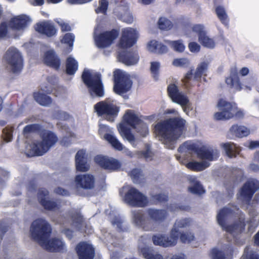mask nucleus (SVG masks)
<instances>
[{
    "instance_id": "f257e3e1",
    "label": "nucleus",
    "mask_w": 259,
    "mask_h": 259,
    "mask_svg": "<svg viewBox=\"0 0 259 259\" xmlns=\"http://www.w3.org/2000/svg\"><path fill=\"white\" fill-rule=\"evenodd\" d=\"M186 121L180 116L168 118L157 122L153 134L165 147L174 149L177 141L186 128Z\"/></svg>"
},
{
    "instance_id": "f03ea898",
    "label": "nucleus",
    "mask_w": 259,
    "mask_h": 259,
    "mask_svg": "<svg viewBox=\"0 0 259 259\" xmlns=\"http://www.w3.org/2000/svg\"><path fill=\"white\" fill-rule=\"evenodd\" d=\"M141 117L136 114L134 110L128 109L125 111L122 117L123 121L135 130L136 135L123 123H120L118 127L121 137L134 148L143 143V139L146 137V124Z\"/></svg>"
},
{
    "instance_id": "7ed1b4c3",
    "label": "nucleus",
    "mask_w": 259,
    "mask_h": 259,
    "mask_svg": "<svg viewBox=\"0 0 259 259\" xmlns=\"http://www.w3.org/2000/svg\"><path fill=\"white\" fill-rule=\"evenodd\" d=\"M30 231L33 239L47 251L51 252H63L65 251V243L61 239L53 238L49 240L52 229L45 220L38 219L34 221Z\"/></svg>"
},
{
    "instance_id": "20e7f679",
    "label": "nucleus",
    "mask_w": 259,
    "mask_h": 259,
    "mask_svg": "<svg viewBox=\"0 0 259 259\" xmlns=\"http://www.w3.org/2000/svg\"><path fill=\"white\" fill-rule=\"evenodd\" d=\"M190 220L189 219H183L177 220L174 228L171 229L169 237L164 235H156L152 237V241L154 245L164 247L174 246L177 243L180 232L179 229L184 228L189 226Z\"/></svg>"
},
{
    "instance_id": "39448f33",
    "label": "nucleus",
    "mask_w": 259,
    "mask_h": 259,
    "mask_svg": "<svg viewBox=\"0 0 259 259\" xmlns=\"http://www.w3.org/2000/svg\"><path fill=\"white\" fill-rule=\"evenodd\" d=\"M40 137L41 141H35L30 145L31 149L27 154L28 156L43 155L58 140L57 135L50 131H44Z\"/></svg>"
},
{
    "instance_id": "423d86ee",
    "label": "nucleus",
    "mask_w": 259,
    "mask_h": 259,
    "mask_svg": "<svg viewBox=\"0 0 259 259\" xmlns=\"http://www.w3.org/2000/svg\"><path fill=\"white\" fill-rule=\"evenodd\" d=\"M218 108L221 111L217 112L213 115L215 120H226L235 117L238 119L244 117L243 110L239 109L235 103L227 101L223 99H220L217 104Z\"/></svg>"
},
{
    "instance_id": "0eeeda50",
    "label": "nucleus",
    "mask_w": 259,
    "mask_h": 259,
    "mask_svg": "<svg viewBox=\"0 0 259 259\" xmlns=\"http://www.w3.org/2000/svg\"><path fill=\"white\" fill-rule=\"evenodd\" d=\"M94 110L98 116H103L108 121L114 122L118 115L120 107L113 100L106 99L94 105Z\"/></svg>"
},
{
    "instance_id": "6e6552de",
    "label": "nucleus",
    "mask_w": 259,
    "mask_h": 259,
    "mask_svg": "<svg viewBox=\"0 0 259 259\" xmlns=\"http://www.w3.org/2000/svg\"><path fill=\"white\" fill-rule=\"evenodd\" d=\"M81 79L91 94L93 93L98 97L104 96V86L100 73L92 74L89 70L84 69L82 73Z\"/></svg>"
},
{
    "instance_id": "1a4fd4ad",
    "label": "nucleus",
    "mask_w": 259,
    "mask_h": 259,
    "mask_svg": "<svg viewBox=\"0 0 259 259\" xmlns=\"http://www.w3.org/2000/svg\"><path fill=\"white\" fill-rule=\"evenodd\" d=\"M191 30L198 35V41L203 47L208 49H213L215 47L214 40L207 35L203 25L195 24L192 26L191 24L187 23L184 25V30L186 35L190 34Z\"/></svg>"
},
{
    "instance_id": "9d476101",
    "label": "nucleus",
    "mask_w": 259,
    "mask_h": 259,
    "mask_svg": "<svg viewBox=\"0 0 259 259\" xmlns=\"http://www.w3.org/2000/svg\"><path fill=\"white\" fill-rule=\"evenodd\" d=\"M235 211H239L240 213L243 214V212L237 206L232 205L231 207H224L221 209L217 216V222L219 225L223 230L230 233H232L236 231L237 225L235 224L227 225L226 221L229 217L235 214Z\"/></svg>"
},
{
    "instance_id": "9b49d317",
    "label": "nucleus",
    "mask_w": 259,
    "mask_h": 259,
    "mask_svg": "<svg viewBox=\"0 0 259 259\" xmlns=\"http://www.w3.org/2000/svg\"><path fill=\"white\" fill-rule=\"evenodd\" d=\"M114 92L121 95L128 92L133 84L130 77L123 74L120 69H116L113 72Z\"/></svg>"
},
{
    "instance_id": "f8f14e48",
    "label": "nucleus",
    "mask_w": 259,
    "mask_h": 259,
    "mask_svg": "<svg viewBox=\"0 0 259 259\" xmlns=\"http://www.w3.org/2000/svg\"><path fill=\"white\" fill-rule=\"evenodd\" d=\"M4 58L13 73H19L22 70L23 60L22 56L17 49L10 48L6 52Z\"/></svg>"
},
{
    "instance_id": "ddd939ff",
    "label": "nucleus",
    "mask_w": 259,
    "mask_h": 259,
    "mask_svg": "<svg viewBox=\"0 0 259 259\" xmlns=\"http://www.w3.org/2000/svg\"><path fill=\"white\" fill-rule=\"evenodd\" d=\"M124 200L128 205L135 207L146 206V195L134 187H130L124 196Z\"/></svg>"
},
{
    "instance_id": "4468645a",
    "label": "nucleus",
    "mask_w": 259,
    "mask_h": 259,
    "mask_svg": "<svg viewBox=\"0 0 259 259\" xmlns=\"http://www.w3.org/2000/svg\"><path fill=\"white\" fill-rule=\"evenodd\" d=\"M168 97L174 103L180 105L183 108L186 107L189 103L187 96L179 89L175 83H170L167 87Z\"/></svg>"
},
{
    "instance_id": "2eb2a0df",
    "label": "nucleus",
    "mask_w": 259,
    "mask_h": 259,
    "mask_svg": "<svg viewBox=\"0 0 259 259\" xmlns=\"http://www.w3.org/2000/svg\"><path fill=\"white\" fill-rule=\"evenodd\" d=\"M118 35L119 31L115 29L100 33L95 38L97 45L100 48L108 47L112 44Z\"/></svg>"
},
{
    "instance_id": "dca6fc26",
    "label": "nucleus",
    "mask_w": 259,
    "mask_h": 259,
    "mask_svg": "<svg viewBox=\"0 0 259 259\" xmlns=\"http://www.w3.org/2000/svg\"><path fill=\"white\" fill-rule=\"evenodd\" d=\"M136 31L132 28H127L122 31L121 36L119 41V47L122 49L132 47L137 40Z\"/></svg>"
},
{
    "instance_id": "f3484780",
    "label": "nucleus",
    "mask_w": 259,
    "mask_h": 259,
    "mask_svg": "<svg viewBox=\"0 0 259 259\" xmlns=\"http://www.w3.org/2000/svg\"><path fill=\"white\" fill-rule=\"evenodd\" d=\"M95 162L100 167L111 171L119 170L121 164L117 159L108 158L101 155H97L94 158Z\"/></svg>"
},
{
    "instance_id": "a211bd4d",
    "label": "nucleus",
    "mask_w": 259,
    "mask_h": 259,
    "mask_svg": "<svg viewBox=\"0 0 259 259\" xmlns=\"http://www.w3.org/2000/svg\"><path fill=\"white\" fill-rule=\"evenodd\" d=\"M78 259H94L95 249L93 245L86 241L79 242L75 247Z\"/></svg>"
},
{
    "instance_id": "6ab92c4d",
    "label": "nucleus",
    "mask_w": 259,
    "mask_h": 259,
    "mask_svg": "<svg viewBox=\"0 0 259 259\" xmlns=\"http://www.w3.org/2000/svg\"><path fill=\"white\" fill-rule=\"evenodd\" d=\"M34 28L39 34L48 37L55 36L58 32L55 25L49 21L44 20L38 22L35 24Z\"/></svg>"
},
{
    "instance_id": "aec40b11",
    "label": "nucleus",
    "mask_w": 259,
    "mask_h": 259,
    "mask_svg": "<svg viewBox=\"0 0 259 259\" xmlns=\"http://www.w3.org/2000/svg\"><path fill=\"white\" fill-rule=\"evenodd\" d=\"M259 189V182L253 180L246 182L240 189V195L246 200L247 204L255 192Z\"/></svg>"
},
{
    "instance_id": "412c9836",
    "label": "nucleus",
    "mask_w": 259,
    "mask_h": 259,
    "mask_svg": "<svg viewBox=\"0 0 259 259\" xmlns=\"http://www.w3.org/2000/svg\"><path fill=\"white\" fill-rule=\"evenodd\" d=\"M109 131L108 126L101 124L99 126L98 133L100 136H103L105 140L108 141L114 149L118 151H122L123 149V145L113 135L106 133Z\"/></svg>"
},
{
    "instance_id": "4be33fe9",
    "label": "nucleus",
    "mask_w": 259,
    "mask_h": 259,
    "mask_svg": "<svg viewBox=\"0 0 259 259\" xmlns=\"http://www.w3.org/2000/svg\"><path fill=\"white\" fill-rule=\"evenodd\" d=\"M225 82L229 88L234 89L236 92L242 90L243 84L239 77L238 70L236 67L230 69V75L226 78Z\"/></svg>"
},
{
    "instance_id": "5701e85b",
    "label": "nucleus",
    "mask_w": 259,
    "mask_h": 259,
    "mask_svg": "<svg viewBox=\"0 0 259 259\" xmlns=\"http://www.w3.org/2000/svg\"><path fill=\"white\" fill-rule=\"evenodd\" d=\"M75 181L77 187L85 190H91L95 186V178L92 175L84 174L76 176Z\"/></svg>"
},
{
    "instance_id": "b1692460",
    "label": "nucleus",
    "mask_w": 259,
    "mask_h": 259,
    "mask_svg": "<svg viewBox=\"0 0 259 259\" xmlns=\"http://www.w3.org/2000/svg\"><path fill=\"white\" fill-rule=\"evenodd\" d=\"M49 195V191L45 188H40L38 190L37 198L40 204L48 210H53L58 208L57 203L53 201L47 200L46 197Z\"/></svg>"
},
{
    "instance_id": "393cba45",
    "label": "nucleus",
    "mask_w": 259,
    "mask_h": 259,
    "mask_svg": "<svg viewBox=\"0 0 259 259\" xmlns=\"http://www.w3.org/2000/svg\"><path fill=\"white\" fill-rule=\"evenodd\" d=\"M44 63L56 70L60 67L61 61L54 50H49L45 52L44 57Z\"/></svg>"
},
{
    "instance_id": "a878e982",
    "label": "nucleus",
    "mask_w": 259,
    "mask_h": 259,
    "mask_svg": "<svg viewBox=\"0 0 259 259\" xmlns=\"http://www.w3.org/2000/svg\"><path fill=\"white\" fill-rule=\"evenodd\" d=\"M29 21V17L22 15L12 18L9 22V27L13 30H21L25 28Z\"/></svg>"
},
{
    "instance_id": "bb28decb",
    "label": "nucleus",
    "mask_w": 259,
    "mask_h": 259,
    "mask_svg": "<svg viewBox=\"0 0 259 259\" xmlns=\"http://www.w3.org/2000/svg\"><path fill=\"white\" fill-rule=\"evenodd\" d=\"M75 166L76 170L81 172L87 171L90 168V165L87 162L85 151L83 149L79 150L76 154Z\"/></svg>"
},
{
    "instance_id": "cd10ccee",
    "label": "nucleus",
    "mask_w": 259,
    "mask_h": 259,
    "mask_svg": "<svg viewBox=\"0 0 259 259\" xmlns=\"http://www.w3.org/2000/svg\"><path fill=\"white\" fill-rule=\"evenodd\" d=\"M118 59L120 61L126 65H132L138 63L139 57L136 51H126L119 54Z\"/></svg>"
},
{
    "instance_id": "c85d7f7f",
    "label": "nucleus",
    "mask_w": 259,
    "mask_h": 259,
    "mask_svg": "<svg viewBox=\"0 0 259 259\" xmlns=\"http://www.w3.org/2000/svg\"><path fill=\"white\" fill-rule=\"evenodd\" d=\"M197 155L201 159L208 160L210 161L217 159L219 156L217 150L208 149L204 146L200 147Z\"/></svg>"
},
{
    "instance_id": "c756f323",
    "label": "nucleus",
    "mask_w": 259,
    "mask_h": 259,
    "mask_svg": "<svg viewBox=\"0 0 259 259\" xmlns=\"http://www.w3.org/2000/svg\"><path fill=\"white\" fill-rule=\"evenodd\" d=\"M115 3L118 7H122L125 12L121 15L120 19L124 22L128 24L132 23L134 21L132 14L129 12V8L127 3L125 0H115Z\"/></svg>"
},
{
    "instance_id": "7c9ffc66",
    "label": "nucleus",
    "mask_w": 259,
    "mask_h": 259,
    "mask_svg": "<svg viewBox=\"0 0 259 259\" xmlns=\"http://www.w3.org/2000/svg\"><path fill=\"white\" fill-rule=\"evenodd\" d=\"M132 219L137 226L144 229L146 224V211L143 209L133 211Z\"/></svg>"
},
{
    "instance_id": "2f4dec72",
    "label": "nucleus",
    "mask_w": 259,
    "mask_h": 259,
    "mask_svg": "<svg viewBox=\"0 0 259 259\" xmlns=\"http://www.w3.org/2000/svg\"><path fill=\"white\" fill-rule=\"evenodd\" d=\"M147 213L151 219L158 223L164 221L168 215L167 211L164 209H148Z\"/></svg>"
},
{
    "instance_id": "473e14b6",
    "label": "nucleus",
    "mask_w": 259,
    "mask_h": 259,
    "mask_svg": "<svg viewBox=\"0 0 259 259\" xmlns=\"http://www.w3.org/2000/svg\"><path fill=\"white\" fill-rule=\"evenodd\" d=\"M221 146L229 158L236 157L240 151V148L232 142L223 143Z\"/></svg>"
},
{
    "instance_id": "72a5a7b5",
    "label": "nucleus",
    "mask_w": 259,
    "mask_h": 259,
    "mask_svg": "<svg viewBox=\"0 0 259 259\" xmlns=\"http://www.w3.org/2000/svg\"><path fill=\"white\" fill-rule=\"evenodd\" d=\"M147 46L149 51L154 53L163 54L166 53L168 50L165 45L156 40H150Z\"/></svg>"
},
{
    "instance_id": "f704fd0d",
    "label": "nucleus",
    "mask_w": 259,
    "mask_h": 259,
    "mask_svg": "<svg viewBox=\"0 0 259 259\" xmlns=\"http://www.w3.org/2000/svg\"><path fill=\"white\" fill-rule=\"evenodd\" d=\"M230 133L238 138L247 137L250 134V130L244 125H233L230 128Z\"/></svg>"
},
{
    "instance_id": "c9c22d12",
    "label": "nucleus",
    "mask_w": 259,
    "mask_h": 259,
    "mask_svg": "<svg viewBox=\"0 0 259 259\" xmlns=\"http://www.w3.org/2000/svg\"><path fill=\"white\" fill-rule=\"evenodd\" d=\"M128 175L135 184H141L144 182L145 179V176L143 170L138 168L132 169L128 172Z\"/></svg>"
},
{
    "instance_id": "e433bc0d",
    "label": "nucleus",
    "mask_w": 259,
    "mask_h": 259,
    "mask_svg": "<svg viewBox=\"0 0 259 259\" xmlns=\"http://www.w3.org/2000/svg\"><path fill=\"white\" fill-rule=\"evenodd\" d=\"M209 166L208 162L203 161L201 162L191 161L186 164V166L189 169L194 171H200L204 170Z\"/></svg>"
},
{
    "instance_id": "4c0bfd02",
    "label": "nucleus",
    "mask_w": 259,
    "mask_h": 259,
    "mask_svg": "<svg viewBox=\"0 0 259 259\" xmlns=\"http://www.w3.org/2000/svg\"><path fill=\"white\" fill-rule=\"evenodd\" d=\"M78 63L74 58L69 57L66 61V72L68 75H74L78 69Z\"/></svg>"
},
{
    "instance_id": "58836bf2",
    "label": "nucleus",
    "mask_w": 259,
    "mask_h": 259,
    "mask_svg": "<svg viewBox=\"0 0 259 259\" xmlns=\"http://www.w3.org/2000/svg\"><path fill=\"white\" fill-rule=\"evenodd\" d=\"M33 97L34 100L42 106H48L52 102V99L50 96L40 92L34 93Z\"/></svg>"
},
{
    "instance_id": "ea45409f",
    "label": "nucleus",
    "mask_w": 259,
    "mask_h": 259,
    "mask_svg": "<svg viewBox=\"0 0 259 259\" xmlns=\"http://www.w3.org/2000/svg\"><path fill=\"white\" fill-rule=\"evenodd\" d=\"M208 66V63L206 62H201L197 67L194 74V78L195 79H200L202 75L206 76V72L207 70Z\"/></svg>"
},
{
    "instance_id": "a19ab883",
    "label": "nucleus",
    "mask_w": 259,
    "mask_h": 259,
    "mask_svg": "<svg viewBox=\"0 0 259 259\" xmlns=\"http://www.w3.org/2000/svg\"><path fill=\"white\" fill-rule=\"evenodd\" d=\"M165 42L169 45L175 52L183 53L185 51V46L182 39L177 40H165Z\"/></svg>"
},
{
    "instance_id": "79ce46f5",
    "label": "nucleus",
    "mask_w": 259,
    "mask_h": 259,
    "mask_svg": "<svg viewBox=\"0 0 259 259\" xmlns=\"http://www.w3.org/2000/svg\"><path fill=\"white\" fill-rule=\"evenodd\" d=\"M199 149L200 147L196 144L187 141L180 146L178 151L181 152L183 150L186 149L187 151L194 152L197 155Z\"/></svg>"
},
{
    "instance_id": "37998d69",
    "label": "nucleus",
    "mask_w": 259,
    "mask_h": 259,
    "mask_svg": "<svg viewBox=\"0 0 259 259\" xmlns=\"http://www.w3.org/2000/svg\"><path fill=\"white\" fill-rule=\"evenodd\" d=\"M157 24L158 28L163 30H169L173 27L172 22L164 17H160L158 20Z\"/></svg>"
},
{
    "instance_id": "c03bdc74",
    "label": "nucleus",
    "mask_w": 259,
    "mask_h": 259,
    "mask_svg": "<svg viewBox=\"0 0 259 259\" xmlns=\"http://www.w3.org/2000/svg\"><path fill=\"white\" fill-rule=\"evenodd\" d=\"M188 190L192 194L199 195L204 194L205 192L200 182L197 181L194 182L193 186L188 187Z\"/></svg>"
},
{
    "instance_id": "a18cd8bd",
    "label": "nucleus",
    "mask_w": 259,
    "mask_h": 259,
    "mask_svg": "<svg viewBox=\"0 0 259 259\" xmlns=\"http://www.w3.org/2000/svg\"><path fill=\"white\" fill-rule=\"evenodd\" d=\"M160 67L159 62L156 61L151 62L150 71L152 77L155 81H157L159 79Z\"/></svg>"
},
{
    "instance_id": "49530a36",
    "label": "nucleus",
    "mask_w": 259,
    "mask_h": 259,
    "mask_svg": "<svg viewBox=\"0 0 259 259\" xmlns=\"http://www.w3.org/2000/svg\"><path fill=\"white\" fill-rule=\"evenodd\" d=\"M42 130V126L38 123L31 124L26 125L23 128V133H39Z\"/></svg>"
},
{
    "instance_id": "de8ad7c7",
    "label": "nucleus",
    "mask_w": 259,
    "mask_h": 259,
    "mask_svg": "<svg viewBox=\"0 0 259 259\" xmlns=\"http://www.w3.org/2000/svg\"><path fill=\"white\" fill-rule=\"evenodd\" d=\"M215 13L222 23L225 24L228 22V16L223 7L221 6H218L215 8Z\"/></svg>"
},
{
    "instance_id": "09e8293b",
    "label": "nucleus",
    "mask_w": 259,
    "mask_h": 259,
    "mask_svg": "<svg viewBox=\"0 0 259 259\" xmlns=\"http://www.w3.org/2000/svg\"><path fill=\"white\" fill-rule=\"evenodd\" d=\"M138 252L140 255L146 258V238L141 236L138 242Z\"/></svg>"
},
{
    "instance_id": "8fccbe9b",
    "label": "nucleus",
    "mask_w": 259,
    "mask_h": 259,
    "mask_svg": "<svg viewBox=\"0 0 259 259\" xmlns=\"http://www.w3.org/2000/svg\"><path fill=\"white\" fill-rule=\"evenodd\" d=\"M53 116L54 118L64 121L69 120L71 117L68 113L60 110L55 111Z\"/></svg>"
},
{
    "instance_id": "3c124183",
    "label": "nucleus",
    "mask_w": 259,
    "mask_h": 259,
    "mask_svg": "<svg viewBox=\"0 0 259 259\" xmlns=\"http://www.w3.org/2000/svg\"><path fill=\"white\" fill-rule=\"evenodd\" d=\"M152 199L155 204L166 203L168 200V194H156L152 196Z\"/></svg>"
},
{
    "instance_id": "603ef678",
    "label": "nucleus",
    "mask_w": 259,
    "mask_h": 259,
    "mask_svg": "<svg viewBox=\"0 0 259 259\" xmlns=\"http://www.w3.org/2000/svg\"><path fill=\"white\" fill-rule=\"evenodd\" d=\"M179 235L181 241L184 243H190L195 238L194 234L189 231L180 233Z\"/></svg>"
},
{
    "instance_id": "864d4df0",
    "label": "nucleus",
    "mask_w": 259,
    "mask_h": 259,
    "mask_svg": "<svg viewBox=\"0 0 259 259\" xmlns=\"http://www.w3.org/2000/svg\"><path fill=\"white\" fill-rule=\"evenodd\" d=\"M13 127L7 126L3 130V136L4 140L8 142H10L13 138Z\"/></svg>"
},
{
    "instance_id": "5fc2aeb1",
    "label": "nucleus",
    "mask_w": 259,
    "mask_h": 259,
    "mask_svg": "<svg viewBox=\"0 0 259 259\" xmlns=\"http://www.w3.org/2000/svg\"><path fill=\"white\" fill-rule=\"evenodd\" d=\"M99 6L95 9L97 14H106L109 3L107 0H100L99 2Z\"/></svg>"
},
{
    "instance_id": "6e6d98bb",
    "label": "nucleus",
    "mask_w": 259,
    "mask_h": 259,
    "mask_svg": "<svg viewBox=\"0 0 259 259\" xmlns=\"http://www.w3.org/2000/svg\"><path fill=\"white\" fill-rule=\"evenodd\" d=\"M189 64V60L186 58L175 59L172 64L177 67H185Z\"/></svg>"
},
{
    "instance_id": "4d7b16f0",
    "label": "nucleus",
    "mask_w": 259,
    "mask_h": 259,
    "mask_svg": "<svg viewBox=\"0 0 259 259\" xmlns=\"http://www.w3.org/2000/svg\"><path fill=\"white\" fill-rule=\"evenodd\" d=\"M241 259H259V255L253 251H249V248L246 247Z\"/></svg>"
},
{
    "instance_id": "13d9d810",
    "label": "nucleus",
    "mask_w": 259,
    "mask_h": 259,
    "mask_svg": "<svg viewBox=\"0 0 259 259\" xmlns=\"http://www.w3.org/2000/svg\"><path fill=\"white\" fill-rule=\"evenodd\" d=\"M74 35L72 33H67L64 34L61 41L62 43L67 44L69 46L72 47L74 40Z\"/></svg>"
},
{
    "instance_id": "bf43d9fd",
    "label": "nucleus",
    "mask_w": 259,
    "mask_h": 259,
    "mask_svg": "<svg viewBox=\"0 0 259 259\" xmlns=\"http://www.w3.org/2000/svg\"><path fill=\"white\" fill-rule=\"evenodd\" d=\"M73 222L77 226L81 225L83 222V216L79 212H75L71 215Z\"/></svg>"
},
{
    "instance_id": "052dcab7",
    "label": "nucleus",
    "mask_w": 259,
    "mask_h": 259,
    "mask_svg": "<svg viewBox=\"0 0 259 259\" xmlns=\"http://www.w3.org/2000/svg\"><path fill=\"white\" fill-rule=\"evenodd\" d=\"M211 259H226L225 253L216 248L211 249Z\"/></svg>"
},
{
    "instance_id": "680f3d73",
    "label": "nucleus",
    "mask_w": 259,
    "mask_h": 259,
    "mask_svg": "<svg viewBox=\"0 0 259 259\" xmlns=\"http://www.w3.org/2000/svg\"><path fill=\"white\" fill-rule=\"evenodd\" d=\"M246 223L248 226V232L250 233L254 232L257 227V224L256 222L255 219L254 218H250L246 221Z\"/></svg>"
},
{
    "instance_id": "e2e57ef3",
    "label": "nucleus",
    "mask_w": 259,
    "mask_h": 259,
    "mask_svg": "<svg viewBox=\"0 0 259 259\" xmlns=\"http://www.w3.org/2000/svg\"><path fill=\"white\" fill-rule=\"evenodd\" d=\"M8 33V25L6 22H2L0 24V38H4Z\"/></svg>"
},
{
    "instance_id": "0e129e2a",
    "label": "nucleus",
    "mask_w": 259,
    "mask_h": 259,
    "mask_svg": "<svg viewBox=\"0 0 259 259\" xmlns=\"http://www.w3.org/2000/svg\"><path fill=\"white\" fill-rule=\"evenodd\" d=\"M189 51L192 53H198L200 50V46L196 42H190L188 44Z\"/></svg>"
},
{
    "instance_id": "69168bd1",
    "label": "nucleus",
    "mask_w": 259,
    "mask_h": 259,
    "mask_svg": "<svg viewBox=\"0 0 259 259\" xmlns=\"http://www.w3.org/2000/svg\"><path fill=\"white\" fill-rule=\"evenodd\" d=\"M235 213L238 214L239 216L241 217L240 218L238 224H236L237 225V228L239 226L244 230L245 229L246 224H247L245 221L244 214L243 213V214L240 213L239 211H235Z\"/></svg>"
},
{
    "instance_id": "338daca9",
    "label": "nucleus",
    "mask_w": 259,
    "mask_h": 259,
    "mask_svg": "<svg viewBox=\"0 0 259 259\" xmlns=\"http://www.w3.org/2000/svg\"><path fill=\"white\" fill-rule=\"evenodd\" d=\"M54 192L57 194L62 196H69L70 195L68 191L60 187H57L54 190Z\"/></svg>"
},
{
    "instance_id": "774afa93",
    "label": "nucleus",
    "mask_w": 259,
    "mask_h": 259,
    "mask_svg": "<svg viewBox=\"0 0 259 259\" xmlns=\"http://www.w3.org/2000/svg\"><path fill=\"white\" fill-rule=\"evenodd\" d=\"M147 259H163V256L160 254H153L150 252L147 247Z\"/></svg>"
}]
</instances>
